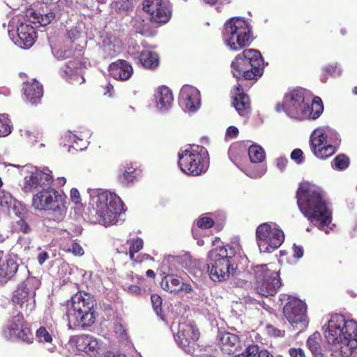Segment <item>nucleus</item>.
Listing matches in <instances>:
<instances>
[{"instance_id": "nucleus-57", "label": "nucleus", "mask_w": 357, "mask_h": 357, "mask_svg": "<svg viewBox=\"0 0 357 357\" xmlns=\"http://www.w3.org/2000/svg\"><path fill=\"white\" fill-rule=\"evenodd\" d=\"M238 129L235 126H229L227 129L226 136L230 138H235L238 135Z\"/></svg>"}, {"instance_id": "nucleus-20", "label": "nucleus", "mask_w": 357, "mask_h": 357, "mask_svg": "<svg viewBox=\"0 0 357 357\" xmlns=\"http://www.w3.org/2000/svg\"><path fill=\"white\" fill-rule=\"evenodd\" d=\"M199 337V330L191 324H183L179 326V330L175 337L176 342L184 349L195 344Z\"/></svg>"}, {"instance_id": "nucleus-22", "label": "nucleus", "mask_w": 357, "mask_h": 357, "mask_svg": "<svg viewBox=\"0 0 357 357\" xmlns=\"http://www.w3.org/2000/svg\"><path fill=\"white\" fill-rule=\"evenodd\" d=\"M179 100L187 109L191 112L197 110L200 105L199 91L192 86H183L179 94Z\"/></svg>"}, {"instance_id": "nucleus-47", "label": "nucleus", "mask_w": 357, "mask_h": 357, "mask_svg": "<svg viewBox=\"0 0 357 357\" xmlns=\"http://www.w3.org/2000/svg\"><path fill=\"white\" fill-rule=\"evenodd\" d=\"M266 330L268 335L273 337H284L285 334L284 330H280L271 324L266 326Z\"/></svg>"}, {"instance_id": "nucleus-60", "label": "nucleus", "mask_w": 357, "mask_h": 357, "mask_svg": "<svg viewBox=\"0 0 357 357\" xmlns=\"http://www.w3.org/2000/svg\"><path fill=\"white\" fill-rule=\"evenodd\" d=\"M49 258V255L47 252H41L38 256V261L41 265Z\"/></svg>"}, {"instance_id": "nucleus-36", "label": "nucleus", "mask_w": 357, "mask_h": 357, "mask_svg": "<svg viewBox=\"0 0 357 357\" xmlns=\"http://www.w3.org/2000/svg\"><path fill=\"white\" fill-rule=\"evenodd\" d=\"M27 13L31 17H32L31 22L35 24L38 23L41 26H44L51 23L55 17V14L53 12L41 14L33 10H30Z\"/></svg>"}, {"instance_id": "nucleus-48", "label": "nucleus", "mask_w": 357, "mask_h": 357, "mask_svg": "<svg viewBox=\"0 0 357 357\" xmlns=\"http://www.w3.org/2000/svg\"><path fill=\"white\" fill-rule=\"evenodd\" d=\"M255 168V166L248 167V169H247L246 174L248 176H250L251 178H259L264 175V174L265 172L264 169H254Z\"/></svg>"}, {"instance_id": "nucleus-45", "label": "nucleus", "mask_w": 357, "mask_h": 357, "mask_svg": "<svg viewBox=\"0 0 357 357\" xmlns=\"http://www.w3.org/2000/svg\"><path fill=\"white\" fill-rule=\"evenodd\" d=\"M152 305L154 311L158 315L162 314V300L158 294H153L151 297Z\"/></svg>"}, {"instance_id": "nucleus-64", "label": "nucleus", "mask_w": 357, "mask_h": 357, "mask_svg": "<svg viewBox=\"0 0 357 357\" xmlns=\"http://www.w3.org/2000/svg\"><path fill=\"white\" fill-rule=\"evenodd\" d=\"M105 357H126L124 354H115L112 352H108Z\"/></svg>"}, {"instance_id": "nucleus-53", "label": "nucleus", "mask_w": 357, "mask_h": 357, "mask_svg": "<svg viewBox=\"0 0 357 357\" xmlns=\"http://www.w3.org/2000/svg\"><path fill=\"white\" fill-rule=\"evenodd\" d=\"M70 252H72L75 255L82 256L84 254V249L78 243H73L71 247L68 249Z\"/></svg>"}, {"instance_id": "nucleus-5", "label": "nucleus", "mask_w": 357, "mask_h": 357, "mask_svg": "<svg viewBox=\"0 0 357 357\" xmlns=\"http://www.w3.org/2000/svg\"><path fill=\"white\" fill-rule=\"evenodd\" d=\"M236 250L229 245L219 246L208 255L207 266L209 275L213 281H222L236 270L234 261Z\"/></svg>"}, {"instance_id": "nucleus-10", "label": "nucleus", "mask_w": 357, "mask_h": 357, "mask_svg": "<svg viewBox=\"0 0 357 357\" xmlns=\"http://www.w3.org/2000/svg\"><path fill=\"white\" fill-rule=\"evenodd\" d=\"M253 271L256 291L265 297L275 295L282 286L279 272L268 268L266 264L255 266Z\"/></svg>"}, {"instance_id": "nucleus-35", "label": "nucleus", "mask_w": 357, "mask_h": 357, "mask_svg": "<svg viewBox=\"0 0 357 357\" xmlns=\"http://www.w3.org/2000/svg\"><path fill=\"white\" fill-rule=\"evenodd\" d=\"M129 245V257L133 261V263H141L142 260L139 259V257L135 258V255L139 252L144 248V241L140 237H136L127 241Z\"/></svg>"}, {"instance_id": "nucleus-54", "label": "nucleus", "mask_w": 357, "mask_h": 357, "mask_svg": "<svg viewBox=\"0 0 357 357\" xmlns=\"http://www.w3.org/2000/svg\"><path fill=\"white\" fill-rule=\"evenodd\" d=\"M289 354L291 357H306L303 349L301 348H290Z\"/></svg>"}, {"instance_id": "nucleus-29", "label": "nucleus", "mask_w": 357, "mask_h": 357, "mask_svg": "<svg viewBox=\"0 0 357 357\" xmlns=\"http://www.w3.org/2000/svg\"><path fill=\"white\" fill-rule=\"evenodd\" d=\"M304 109L301 118L307 117L311 119H317L323 113L324 104L321 98L315 96L312 101L311 106L307 102Z\"/></svg>"}, {"instance_id": "nucleus-26", "label": "nucleus", "mask_w": 357, "mask_h": 357, "mask_svg": "<svg viewBox=\"0 0 357 357\" xmlns=\"http://www.w3.org/2000/svg\"><path fill=\"white\" fill-rule=\"evenodd\" d=\"M76 343L79 350L88 354L91 356H96L98 354V342L89 335L79 336Z\"/></svg>"}, {"instance_id": "nucleus-16", "label": "nucleus", "mask_w": 357, "mask_h": 357, "mask_svg": "<svg viewBox=\"0 0 357 357\" xmlns=\"http://www.w3.org/2000/svg\"><path fill=\"white\" fill-rule=\"evenodd\" d=\"M83 56V48H75L73 59L68 61L62 70V77L71 84H74L75 81L79 82V79L84 80L81 75V70L86 68V61H84Z\"/></svg>"}, {"instance_id": "nucleus-21", "label": "nucleus", "mask_w": 357, "mask_h": 357, "mask_svg": "<svg viewBox=\"0 0 357 357\" xmlns=\"http://www.w3.org/2000/svg\"><path fill=\"white\" fill-rule=\"evenodd\" d=\"M22 92L26 100L31 105L41 102L43 96V86L35 79L25 82L22 85Z\"/></svg>"}, {"instance_id": "nucleus-38", "label": "nucleus", "mask_w": 357, "mask_h": 357, "mask_svg": "<svg viewBox=\"0 0 357 357\" xmlns=\"http://www.w3.org/2000/svg\"><path fill=\"white\" fill-rule=\"evenodd\" d=\"M11 128L8 115L0 114V137L8 136L11 132Z\"/></svg>"}, {"instance_id": "nucleus-1", "label": "nucleus", "mask_w": 357, "mask_h": 357, "mask_svg": "<svg viewBox=\"0 0 357 357\" xmlns=\"http://www.w3.org/2000/svg\"><path fill=\"white\" fill-rule=\"evenodd\" d=\"M296 199L302 214L311 222H319L318 228L328 234L332 222V211L324 192L314 185L303 183L296 190Z\"/></svg>"}, {"instance_id": "nucleus-2", "label": "nucleus", "mask_w": 357, "mask_h": 357, "mask_svg": "<svg viewBox=\"0 0 357 357\" xmlns=\"http://www.w3.org/2000/svg\"><path fill=\"white\" fill-rule=\"evenodd\" d=\"M325 337L333 346V353L341 357H350L357 348V322L347 320L340 314H333L328 321Z\"/></svg>"}, {"instance_id": "nucleus-9", "label": "nucleus", "mask_w": 357, "mask_h": 357, "mask_svg": "<svg viewBox=\"0 0 357 357\" xmlns=\"http://www.w3.org/2000/svg\"><path fill=\"white\" fill-rule=\"evenodd\" d=\"M123 202L115 193L103 192L98 194L96 200V217L107 226L112 224L123 209Z\"/></svg>"}, {"instance_id": "nucleus-24", "label": "nucleus", "mask_w": 357, "mask_h": 357, "mask_svg": "<svg viewBox=\"0 0 357 357\" xmlns=\"http://www.w3.org/2000/svg\"><path fill=\"white\" fill-rule=\"evenodd\" d=\"M233 105L242 116H248L251 112L250 100L248 94L245 93L242 86L238 84L234 88Z\"/></svg>"}, {"instance_id": "nucleus-27", "label": "nucleus", "mask_w": 357, "mask_h": 357, "mask_svg": "<svg viewBox=\"0 0 357 357\" xmlns=\"http://www.w3.org/2000/svg\"><path fill=\"white\" fill-rule=\"evenodd\" d=\"M160 285L163 290L175 294L182 291L183 282L177 275L169 274L162 279Z\"/></svg>"}, {"instance_id": "nucleus-39", "label": "nucleus", "mask_w": 357, "mask_h": 357, "mask_svg": "<svg viewBox=\"0 0 357 357\" xmlns=\"http://www.w3.org/2000/svg\"><path fill=\"white\" fill-rule=\"evenodd\" d=\"M349 158L347 155L340 154L333 159L332 165L337 169L344 170L349 167Z\"/></svg>"}, {"instance_id": "nucleus-56", "label": "nucleus", "mask_w": 357, "mask_h": 357, "mask_svg": "<svg viewBox=\"0 0 357 357\" xmlns=\"http://www.w3.org/2000/svg\"><path fill=\"white\" fill-rule=\"evenodd\" d=\"M293 249H294V255H293L294 257L300 259L303 256L304 250H303V246L294 244Z\"/></svg>"}, {"instance_id": "nucleus-31", "label": "nucleus", "mask_w": 357, "mask_h": 357, "mask_svg": "<svg viewBox=\"0 0 357 357\" xmlns=\"http://www.w3.org/2000/svg\"><path fill=\"white\" fill-rule=\"evenodd\" d=\"M239 342L238 337L233 333L225 332L220 340L221 351L227 354H233L236 351V344Z\"/></svg>"}, {"instance_id": "nucleus-8", "label": "nucleus", "mask_w": 357, "mask_h": 357, "mask_svg": "<svg viewBox=\"0 0 357 357\" xmlns=\"http://www.w3.org/2000/svg\"><path fill=\"white\" fill-rule=\"evenodd\" d=\"M206 153V148L198 145H191L188 149L181 150L178 161L181 170L193 176L205 173L208 167V161L205 156Z\"/></svg>"}, {"instance_id": "nucleus-15", "label": "nucleus", "mask_w": 357, "mask_h": 357, "mask_svg": "<svg viewBox=\"0 0 357 357\" xmlns=\"http://www.w3.org/2000/svg\"><path fill=\"white\" fill-rule=\"evenodd\" d=\"M3 335L8 339L15 337L28 344L31 343L33 340V335L24 320L22 313L13 317L7 328L3 331Z\"/></svg>"}, {"instance_id": "nucleus-61", "label": "nucleus", "mask_w": 357, "mask_h": 357, "mask_svg": "<svg viewBox=\"0 0 357 357\" xmlns=\"http://www.w3.org/2000/svg\"><path fill=\"white\" fill-rule=\"evenodd\" d=\"M256 357H274V356L266 349L259 350V348L258 353H257Z\"/></svg>"}, {"instance_id": "nucleus-7", "label": "nucleus", "mask_w": 357, "mask_h": 357, "mask_svg": "<svg viewBox=\"0 0 357 357\" xmlns=\"http://www.w3.org/2000/svg\"><path fill=\"white\" fill-rule=\"evenodd\" d=\"M251 33L252 28L247 21L232 17L225 22L222 36L231 50L238 51L250 44Z\"/></svg>"}, {"instance_id": "nucleus-52", "label": "nucleus", "mask_w": 357, "mask_h": 357, "mask_svg": "<svg viewBox=\"0 0 357 357\" xmlns=\"http://www.w3.org/2000/svg\"><path fill=\"white\" fill-rule=\"evenodd\" d=\"M16 223L19 230L21 232L24 234H28L31 231L30 226L24 220L20 219V220L17 221Z\"/></svg>"}, {"instance_id": "nucleus-30", "label": "nucleus", "mask_w": 357, "mask_h": 357, "mask_svg": "<svg viewBox=\"0 0 357 357\" xmlns=\"http://www.w3.org/2000/svg\"><path fill=\"white\" fill-rule=\"evenodd\" d=\"M157 107L160 110L167 109L173 102L174 97L172 91L166 86H160L155 95Z\"/></svg>"}, {"instance_id": "nucleus-43", "label": "nucleus", "mask_w": 357, "mask_h": 357, "mask_svg": "<svg viewBox=\"0 0 357 357\" xmlns=\"http://www.w3.org/2000/svg\"><path fill=\"white\" fill-rule=\"evenodd\" d=\"M259 346L252 344L248 345L245 351L241 354L236 355L234 357H256L258 353Z\"/></svg>"}, {"instance_id": "nucleus-51", "label": "nucleus", "mask_w": 357, "mask_h": 357, "mask_svg": "<svg viewBox=\"0 0 357 357\" xmlns=\"http://www.w3.org/2000/svg\"><path fill=\"white\" fill-rule=\"evenodd\" d=\"M67 35L68 38L70 39L71 41L73 43L80 38L81 32L78 30L77 27H73L68 31Z\"/></svg>"}, {"instance_id": "nucleus-17", "label": "nucleus", "mask_w": 357, "mask_h": 357, "mask_svg": "<svg viewBox=\"0 0 357 357\" xmlns=\"http://www.w3.org/2000/svg\"><path fill=\"white\" fill-rule=\"evenodd\" d=\"M286 106V113L294 118H301L306 104L304 91L302 89H294L284 96Z\"/></svg>"}, {"instance_id": "nucleus-14", "label": "nucleus", "mask_w": 357, "mask_h": 357, "mask_svg": "<svg viewBox=\"0 0 357 357\" xmlns=\"http://www.w3.org/2000/svg\"><path fill=\"white\" fill-rule=\"evenodd\" d=\"M327 134L324 128H317L312 132L310 138V149L316 157L326 159L335 153L336 146L327 144Z\"/></svg>"}, {"instance_id": "nucleus-40", "label": "nucleus", "mask_w": 357, "mask_h": 357, "mask_svg": "<svg viewBox=\"0 0 357 357\" xmlns=\"http://www.w3.org/2000/svg\"><path fill=\"white\" fill-rule=\"evenodd\" d=\"M76 47L60 48L55 51L54 56L59 60H65L69 58H73V52Z\"/></svg>"}, {"instance_id": "nucleus-18", "label": "nucleus", "mask_w": 357, "mask_h": 357, "mask_svg": "<svg viewBox=\"0 0 357 357\" xmlns=\"http://www.w3.org/2000/svg\"><path fill=\"white\" fill-rule=\"evenodd\" d=\"M143 10L151 15V21L160 24L167 23L172 15L171 10L162 0H145Z\"/></svg>"}, {"instance_id": "nucleus-42", "label": "nucleus", "mask_w": 357, "mask_h": 357, "mask_svg": "<svg viewBox=\"0 0 357 357\" xmlns=\"http://www.w3.org/2000/svg\"><path fill=\"white\" fill-rule=\"evenodd\" d=\"M36 335L39 342L50 343V342H52V335L47 331V329L45 326H40L36 331Z\"/></svg>"}, {"instance_id": "nucleus-6", "label": "nucleus", "mask_w": 357, "mask_h": 357, "mask_svg": "<svg viewBox=\"0 0 357 357\" xmlns=\"http://www.w3.org/2000/svg\"><path fill=\"white\" fill-rule=\"evenodd\" d=\"M32 206L36 210L47 211V218L55 222H61L66 216L63 197L51 185L43 188L33 196Z\"/></svg>"}, {"instance_id": "nucleus-59", "label": "nucleus", "mask_w": 357, "mask_h": 357, "mask_svg": "<svg viewBox=\"0 0 357 357\" xmlns=\"http://www.w3.org/2000/svg\"><path fill=\"white\" fill-rule=\"evenodd\" d=\"M288 163V160L286 158L280 157L276 160L277 167L281 170H284Z\"/></svg>"}, {"instance_id": "nucleus-44", "label": "nucleus", "mask_w": 357, "mask_h": 357, "mask_svg": "<svg viewBox=\"0 0 357 357\" xmlns=\"http://www.w3.org/2000/svg\"><path fill=\"white\" fill-rule=\"evenodd\" d=\"M214 220L209 217L200 216L197 221V225L201 229H210L214 225Z\"/></svg>"}, {"instance_id": "nucleus-4", "label": "nucleus", "mask_w": 357, "mask_h": 357, "mask_svg": "<svg viewBox=\"0 0 357 357\" xmlns=\"http://www.w3.org/2000/svg\"><path fill=\"white\" fill-rule=\"evenodd\" d=\"M96 300L89 294L78 291L71 297L73 312L68 314V326L71 329L86 328L96 321L94 307Z\"/></svg>"}, {"instance_id": "nucleus-58", "label": "nucleus", "mask_w": 357, "mask_h": 357, "mask_svg": "<svg viewBox=\"0 0 357 357\" xmlns=\"http://www.w3.org/2000/svg\"><path fill=\"white\" fill-rule=\"evenodd\" d=\"M128 291L133 296H139L142 294L141 288L139 286L135 284L130 285L128 287Z\"/></svg>"}, {"instance_id": "nucleus-12", "label": "nucleus", "mask_w": 357, "mask_h": 357, "mask_svg": "<svg viewBox=\"0 0 357 357\" xmlns=\"http://www.w3.org/2000/svg\"><path fill=\"white\" fill-rule=\"evenodd\" d=\"M283 314L289 324L299 331L308 325L306 304L298 298L289 297L283 307Z\"/></svg>"}, {"instance_id": "nucleus-63", "label": "nucleus", "mask_w": 357, "mask_h": 357, "mask_svg": "<svg viewBox=\"0 0 357 357\" xmlns=\"http://www.w3.org/2000/svg\"><path fill=\"white\" fill-rule=\"evenodd\" d=\"M103 88L106 90V91L104 93L105 95H106L107 93H108V96L110 97L112 96V93H111V91L113 90V86L111 84L109 83H107L105 84V86H103Z\"/></svg>"}, {"instance_id": "nucleus-34", "label": "nucleus", "mask_w": 357, "mask_h": 357, "mask_svg": "<svg viewBox=\"0 0 357 357\" xmlns=\"http://www.w3.org/2000/svg\"><path fill=\"white\" fill-rule=\"evenodd\" d=\"M321 335L319 333H314L307 340V347L313 354L314 357H324V354L320 344Z\"/></svg>"}, {"instance_id": "nucleus-41", "label": "nucleus", "mask_w": 357, "mask_h": 357, "mask_svg": "<svg viewBox=\"0 0 357 357\" xmlns=\"http://www.w3.org/2000/svg\"><path fill=\"white\" fill-rule=\"evenodd\" d=\"M327 134V140L329 144L332 145H335L336 146V150L337 149V146L340 145L341 139L340 137L339 134L334 130L331 128H326L325 130Z\"/></svg>"}, {"instance_id": "nucleus-49", "label": "nucleus", "mask_w": 357, "mask_h": 357, "mask_svg": "<svg viewBox=\"0 0 357 357\" xmlns=\"http://www.w3.org/2000/svg\"><path fill=\"white\" fill-rule=\"evenodd\" d=\"M291 159L297 164H301L304 159L303 151L300 149H294L291 153Z\"/></svg>"}, {"instance_id": "nucleus-23", "label": "nucleus", "mask_w": 357, "mask_h": 357, "mask_svg": "<svg viewBox=\"0 0 357 357\" xmlns=\"http://www.w3.org/2000/svg\"><path fill=\"white\" fill-rule=\"evenodd\" d=\"M17 38L15 43L22 48H30L35 43L37 32L29 24L21 23L17 29Z\"/></svg>"}, {"instance_id": "nucleus-32", "label": "nucleus", "mask_w": 357, "mask_h": 357, "mask_svg": "<svg viewBox=\"0 0 357 357\" xmlns=\"http://www.w3.org/2000/svg\"><path fill=\"white\" fill-rule=\"evenodd\" d=\"M139 172L140 171L134 167L132 164H127L123 169L120 170L118 181L121 185L128 186L135 181Z\"/></svg>"}, {"instance_id": "nucleus-25", "label": "nucleus", "mask_w": 357, "mask_h": 357, "mask_svg": "<svg viewBox=\"0 0 357 357\" xmlns=\"http://www.w3.org/2000/svg\"><path fill=\"white\" fill-rule=\"evenodd\" d=\"M133 72L132 66L126 61L119 59L109 65V75L116 80L128 79Z\"/></svg>"}, {"instance_id": "nucleus-13", "label": "nucleus", "mask_w": 357, "mask_h": 357, "mask_svg": "<svg viewBox=\"0 0 357 357\" xmlns=\"http://www.w3.org/2000/svg\"><path fill=\"white\" fill-rule=\"evenodd\" d=\"M256 238L259 247L268 252L279 248L284 240L282 230L267 222L259 225L256 229Z\"/></svg>"}, {"instance_id": "nucleus-3", "label": "nucleus", "mask_w": 357, "mask_h": 357, "mask_svg": "<svg viewBox=\"0 0 357 357\" xmlns=\"http://www.w3.org/2000/svg\"><path fill=\"white\" fill-rule=\"evenodd\" d=\"M231 68L236 79L256 81L264 73V61L259 50L246 49L235 56Z\"/></svg>"}, {"instance_id": "nucleus-62", "label": "nucleus", "mask_w": 357, "mask_h": 357, "mask_svg": "<svg viewBox=\"0 0 357 357\" xmlns=\"http://www.w3.org/2000/svg\"><path fill=\"white\" fill-rule=\"evenodd\" d=\"M275 109L278 112H280L282 111H284L286 112V106L284 101L283 100L282 103H278L275 106Z\"/></svg>"}, {"instance_id": "nucleus-50", "label": "nucleus", "mask_w": 357, "mask_h": 357, "mask_svg": "<svg viewBox=\"0 0 357 357\" xmlns=\"http://www.w3.org/2000/svg\"><path fill=\"white\" fill-rule=\"evenodd\" d=\"M336 70V66H333L332 65H329L328 66L324 67L322 69L323 73L321 75V80L322 82H326L327 79L328 75H333Z\"/></svg>"}, {"instance_id": "nucleus-19", "label": "nucleus", "mask_w": 357, "mask_h": 357, "mask_svg": "<svg viewBox=\"0 0 357 357\" xmlns=\"http://www.w3.org/2000/svg\"><path fill=\"white\" fill-rule=\"evenodd\" d=\"M24 191H31L37 187L44 188L50 187L52 182V176L47 173H45L37 168H32L28 174L24 176Z\"/></svg>"}, {"instance_id": "nucleus-55", "label": "nucleus", "mask_w": 357, "mask_h": 357, "mask_svg": "<svg viewBox=\"0 0 357 357\" xmlns=\"http://www.w3.org/2000/svg\"><path fill=\"white\" fill-rule=\"evenodd\" d=\"M70 197L73 202L75 204L81 202V197L79 190L77 188H72L70 190Z\"/></svg>"}, {"instance_id": "nucleus-11", "label": "nucleus", "mask_w": 357, "mask_h": 357, "mask_svg": "<svg viewBox=\"0 0 357 357\" xmlns=\"http://www.w3.org/2000/svg\"><path fill=\"white\" fill-rule=\"evenodd\" d=\"M40 282L36 278H29L21 283L13 293L12 303L18 307L26 316H29L36 307V290Z\"/></svg>"}, {"instance_id": "nucleus-37", "label": "nucleus", "mask_w": 357, "mask_h": 357, "mask_svg": "<svg viewBox=\"0 0 357 357\" xmlns=\"http://www.w3.org/2000/svg\"><path fill=\"white\" fill-rule=\"evenodd\" d=\"M248 155L251 162L260 163L262 162L265 158L266 153L264 149L259 145H252L248 149Z\"/></svg>"}, {"instance_id": "nucleus-28", "label": "nucleus", "mask_w": 357, "mask_h": 357, "mask_svg": "<svg viewBox=\"0 0 357 357\" xmlns=\"http://www.w3.org/2000/svg\"><path fill=\"white\" fill-rule=\"evenodd\" d=\"M17 268L18 264L11 258L0 263V283L5 284L12 279L16 274Z\"/></svg>"}, {"instance_id": "nucleus-33", "label": "nucleus", "mask_w": 357, "mask_h": 357, "mask_svg": "<svg viewBox=\"0 0 357 357\" xmlns=\"http://www.w3.org/2000/svg\"><path fill=\"white\" fill-rule=\"evenodd\" d=\"M139 61L146 69L155 70L160 64L159 56L156 52L144 50L139 53Z\"/></svg>"}, {"instance_id": "nucleus-46", "label": "nucleus", "mask_w": 357, "mask_h": 357, "mask_svg": "<svg viewBox=\"0 0 357 357\" xmlns=\"http://www.w3.org/2000/svg\"><path fill=\"white\" fill-rule=\"evenodd\" d=\"M13 202V197L8 192L4 191L0 192V206L9 208Z\"/></svg>"}]
</instances>
